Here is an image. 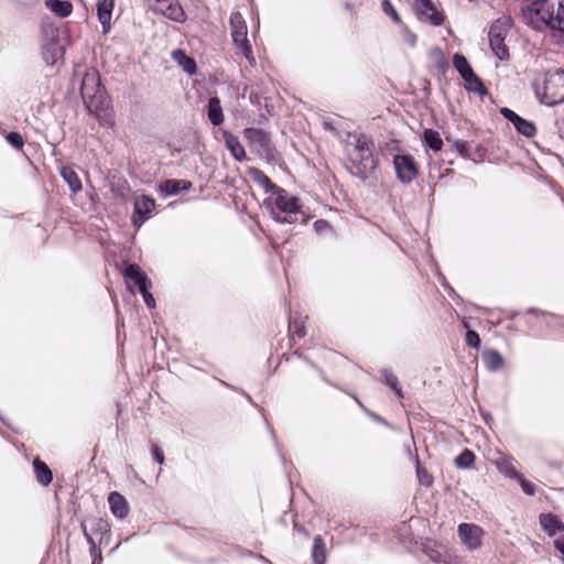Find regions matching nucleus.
Returning a JSON list of instances; mask_svg holds the SVG:
<instances>
[{"label": "nucleus", "instance_id": "6e6552de", "mask_svg": "<svg viewBox=\"0 0 564 564\" xmlns=\"http://www.w3.org/2000/svg\"><path fill=\"white\" fill-rule=\"evenodd\" d=\"M535 20L541 24V31L543 28L552 31V39L555 43L558 34V30L556 29L557 23L560 24V28L564 26V1L560 2L556 15L553 13V7L547 9L543 8V11L540 15L535 17Z\"/></svg>", "mask_w": 564, "mask_h": 564}, {"label": "nucleus", "instance_id": "dca6fc26", "mask_svg": "<svg viewBox=\"0 0 564 564\" xmlns=\"http://www.w3.org/2000/svg\"><path fill=\"white\" fill-rule=\"evenodd\" d=\"M123 275L133 281L134 284L138 286L139 292L141 290H144L147 288H151L152 283L150 279L147 276V274L140 269V267L135 263L129 264L123 270Z\"/></svg>", "mask_w": 564, "mask_h": 564}, {"label": "nucleus", "instance_id": "58836bf2", "mask_svg": "<svg viewBox=\"0 0 564 564\" xmlns=\"http://www.w3.org/2000/svg\"><path fill=\"white\" fill-rule=\"evenodd\" d=\"M498 468H499L500 473H502L506 477H508L510 479L520 478L521 474L519 471H517L514 466L509 462H503V463L499 464Z\"/></svg>", "mask_w": 564, "mask_h": 564}, {"label": "nucleus", "instance_id": "bf43d9fd", "mask_svg": "<svg viewBox=\"0 0 564 564\" xmlns=\"http://www.w3.org/2000/svg\"><path fill=\"white\" fill-rule=\"evenodd\" d=\"M390 19L394 22H400V15L397 10L390 4Z\"/></svg>", "mask_w": 564, "mask_h": 564}, {"label": "nucleus", "instance_id": "7ed1b4c3", "mask_svg": "<svg viewBox=\"0 0 564 564\" xmlns=\"http://www.w3.org/2000/svg\"><path fill=\"white\" fill-rule=\"evenodd\" d=\"M272 219L279 224H294L302 214L300 200L283 187H278L270 197L264 199Z\"/></svg>", "mask_w": 564, "mask_h": 564}, {"label": "nucleus", "instance_id": "c756f323", "mask_svg": "<svg viewBox=\"0 0 564 564\" xmlns=\"http://www.w3.org/2000/svg\"><path fill=\"white\" fill-rule=\"evenodd\" d=\"M464 87L468 93L477 94L481 98L490 96V93L485 86L484 80L477 74H475L473 78H468L465 82Z\"/></svg>", "mask_w": 564, "mask_h": 564}, {"label": "nucleus", "instance_id": "c03bdc74", "mask_svg": "<svg viewBox=\"0 0 564 564\" xmlns=\"http://www.w3.org/2000/svg\"><path fill=\"white\" fill-rule=\"evenodd\" d=\"M468 59L460 53H455L453 55V66L458 72H463L465 68L469 66Z\"/></svg>", "mask_w": 564, "mask_h": 564}, {"label": "nucleus", "instance_id": "f03ea898", "mask_svg": "<svg viewBox=\"0 0 564 564\" xmlns=\"http://www.w3.org/2000/svg\"><path fill=\"white\" fill-rule=\"evenodd\" d=\"M345 150L354 174L366 178L375 170L376 160L366 135L349 134Z\"/></svg>", "mask_w": 564, "mask_h": 564}, {"label": "nucleus", "instance_id": "0e129e2a", "mask_svg": "<svg viewBox=\"0 0 564 564\" xmlns=\"http://www.w3.org/2000/svg\"><path fill=\"white\" fill-rule=\"evenodd\" d=\"M220 383H221V384H224V386H225V387H227V388H230V389L237 390L236 388H234L232 386H230L229 383H227V382H225V381H223V380H220Z\"/></svg>", "mask_w": 564, "mask_h": 564}, {"label": "nucleus", "instance_id": "a19ab883", "mask_svg": "<svg viewBox=\"0 0 564 564\" xmlns=\"http://www.w3.org/2000/svg\"><path fill=\"white\" fill-rule=\"evenodd\" d=\"M398 538L406 543H412L414 541V538L411 533V527L406 522H402L401 525L398 529Z\"/></svg>", "mask_w": 564, "mask_h": 564}, {"label": "nucleus", "instance_id": "72a5a7b5", "mask_svg": "<svg viewBox=\"0 0 564 564\" xmlns=\"http://www.w3.org/2000/svg\"><path fill=\"white\" fill-rule=\"evenodd\" d=\"M289 332L297 338H303L306 335L304 321L301 316H289Z\"/></svg>", "mask_w": 564, "mask_h": 564}, {"label": "nucleus", "instance_id": "0eeeda50", "mask_svg": "<svg viewBox=\"0 0 564 564\" xmlns=\"http://www.w3.org/2000/svg\"><path fill=\"white\" fill-rule=\"evenodd\" d=\"M80 529L87 542L88 538L94 539L97 534L100 535L99 543H107L110 539V525L102 518L87 517L80 521Z\"/></svg>", "mask_w": 564, "mask_h": 564}, {"label": "nucleus", "instance_id": "09e8293b", "mask_svg": "<svg viewBox=\"0 0 564 564\" xmlns=\"http://www.w3.org/2000/svg\"><path fill=\"white\" fill-rule=\"evenodd\" d=\"M487 149L482 144H478L474 151H471V161L475 163L482 162L486 158Z\"/></svg>", "mask_w": 564, "mask_h": 564}, {"label": "nucleus", "instance_id": "2eb2a0df", "mask_svg": "<svg viewBox=\"0 0 564 564\" xmlns=\"http://www.w3.org/2000/svg\"><path fill=\"white\" fill-rule=\"evenodd\" d=\"M192 188V183L186 180L169 178L159 184L158 191L162 196H174L181 192H187Z\"/></svg>", "mask_w": 564, "mask_h": 564}, {"label": "nucleus", "instance_id": "c85d7f7f", "mask_svg": "<svg viewBox=\"0 0 564 564\" xmlns=\"http://www.w3.org/2000/svg\"><path fill=\"white\" fill-rule=\"evenodd\" d=\"M45 6L59 18H67L73 11V6L67 0H45Z\"/></svg>", "mask_w": 564, "mask_h": 564}, {"label": "nucleus", "instance_id": "de8ad7c7", "mask_svg": "<svg viewBox=\"0 0 564 564\" xmlns=\"http://www.w3.org/2000/svg\"><path fill=\"white\" fill-rule=\"evenodd\" d=\"M238 47L241 48V52L243 54V56L247 58V61L249 62V64L251 66H254L256 65V58L253 56V52H252V47H251V44L249 41L247 42H243L239 45H237Z\"/></svg>", "mask_w": 564, "mask_h": 564}, {"label": "nucleus", "instance_id": "f257e3e1", "mask_svg": "<svg viewBox=\"0 0 564 564\" xmlns=\"http://www.w3.org/2000/svg\"><path fill=\"white\" fill-rule=\"evenodd\" d=\"M80 95L87 110L93 113L100 124L112 127L113 116L110 110V99L100 83V76L95 70H88L80 86Z\"/></svg>", "mask_w": 564, "mask_h": 564}, {"label": "nucleus", "instance_id": "aec40b11", "mask_svg": "<svg viewBox=\"0 0 564 564\" xmlns=\"http://www.w3.org/2000/svg\"><path fill=\"white\" fill-rule=\"evenodd\" d=\"M61 177L68 185L72 193L77 194L82 191V181L76 171L68 165H63L59 170Z\"/></svg>", "mask_w": 564, "mask_h": 564}, {"label": "nucleus", "instance_id": "412c9836", "mask_svg": "<svg viewBox=\"0 0 564 564\" xmlns=\"http://www.w3.org/2000/svg\"><path fill=\"white\" fill-rule=\"evenodd\" d=\"M481 357L488 371H498L505 365V359L502 355L496 349L484 350Z\"/></svg>", "mask_w": 564, "mask_h": 564}, {"label": "nucleus", "instance_id": "9d476101", "mask_svg": "<svg viewBox=\"0 0 564 564\" xmlns=\"http://www.w3.org/2000/svg\"><path fill=\"white\" fill-rule=\"evenodd\" d=\"M458 536L463 544L474 551L481 546L484 530L474 523H460L457 529Z\"/></svg>", "mask_w": 564, "mask_h": 564}, {"label": "nucleus", "instance_id": "338daca9", "mask_svg": "<svg viewBox=\"0 0 564 564\" xmlns=\"http://www.w3.org/2000/svg\"><path fill=\"white\" fill-rule=\"evenodd\" d=\"M242 393L246 395V398H247L250 402L252 401V400H251V397H250L248 393H246V392H242Z\"/></svg>", "mask_w": 564, "mask_h": 564}, {"label": "nucleus", "instance_id": "cd10ccee", "mask_svg": "<svg viewBox=\"0 0 564 564\" xmlns=\"http://www.w3.org/2000/svg\"><path fill=\"white\" fill-rule=\"evenodd\" d=\"M423 144L434 152H438L443 148L441 134L434 129H425L422 134Z\"/></svg>", "mask_w": 564, "mask_h": 564}, {"label": "nucleus", "instance_id": "a18cd8bd", "mask_svg": "<svg viewBox=\"0 0 564 564\" xmlns=\"http://www.w3.org/2000/svg\"><path fill=\"white\" fill-rule=\"evenodd\" d=\"M517 480L519 481L521 489L525 495H528V496L535 495L536 486L532 481L525 479L522 474L520 475V478H518Z\"/></svg>", "mask_w": 564, "mask_h": 564}, {"label": "nucleus", "instance_id": "a211bd4d", "mask_svg": "<svg viewBox=\"0 0 564 564\" xmlns=\"http://www.w3.org/2000/svg\"><path fill=\"white\" fill-rule=\"evenodd\" d=\"M115 0H97L96 9L99 22L102 25V32L106 34L110 31V21Z\"/></svg>", "mask_w": 564, "mask_h": 564}, {"label": "nucleus", "instance_id": "bb28decb", "mask_svg": "<svg viewBox=\"0 0 564 564\" xmlns=\"http://www.w3.org/2000/svg\"><path fill=\"white\" fill-rule=\"evenodd\" d=\"M313 564H325L327 560L326 544L321 535H316L312 546Z\"/></svg>", "mask_w": 564, "mask_h": 564}, {"label": "nucleus", "instance_id": "7c9ffc66", "mask_svg": "<svg viewBox=\"0 0 564 564\" xmlns=\"http://www.w3.org/2000/svg\"><path fill=\"white\" fill-rule=\"evenodd\" d=\"M431 55L435 62V67L437 69V77L441 80L443 77L446 76V73L449 68L448 62L446 61L443 51L438 47H434L431 51Z\"/></svg>", "mask_w": 564, "mask_h": 564}, {"label": "nucleus", "instance_id": "69168bd1", "mask_svg": "<svg viewBox=\"0 0 564 564\" xmlns=\"http://www.w3.org/2000/svg\"><path fill=\"white\" fill-rule=\"evenodd\" d=\"M484 417H485V421H486L487 423H488V420H489V419H490V420H492V417H491V415H490V414H486Z\"/></svg>", "mask_w": 564, "mask_h": 564}, {"label": "nucleus", "instance_id": "ea45409f", "mask_svg": "<svg viewBox=\"0 0 564 564\" xmlns=\"http://www.w3.org/2000/svg\"><path fill=\"white\" fill-rule=\"evenodd\" d=\"M7 142L14 149L21 150L24 145V140L21 133L11 131L6 135Z\"/></svg>", "mask_w": 564, "mask_h": 564}, {"label": "nucleus", "instance_id": "4d7b16f0", "mask_svg": "<svg viewBox=\"0 0 564 564\" xmlns=\"http://www.w3.org/2000/svg\"><path fill=\"white\" fill-rule=\"evenodd\" d=\"M265 424H267L268 430H269V432H270V434H271V436H272V438L274 441V444H275V447H276L278 452L281 454V447H280V444H279V442L276 440V435H275V432H274L273 427L268 423L267 420H265Z\"/></svg>", "mask_w": 564, "mask_h": 564}, {"label": "nucleus", "instance_id": "39448f33", "mask_svg": "<svg viewBox=\"0 0 564 564\" xmlns=\"http://www.w3.org/2000/svg\"><path fill=\"white\" fill-rule=\"evenodd\" d=\"M513 26V19L510 15H503L496 19L488 32L489 46L499 61H508L510 53L505 40Z\"/></svg>", "mask_w": 564, "mask_h": 564}, {"label": "nucleus", "instance_id": "393cba45", "mask_svg": "<svg viewBox=\"0 0 564 564\" xmlns=\"http://www.w3.org/2000/svg\"><path fill=\"white\" fill-rule=\"evenodd\" d=\"M226 147L229 150L230 154L237 161H242L246 159V151L241 145L239 139L229 132L224 133Z\"/></svg>", "mask_w": 564, "mask_h": 564}, {"label": "nucleus", "instance_id": "e2e57ef3", "mask_svg": "<svg viewBox=\"0 0 564 564\" xmlns=\"http://www.w3.org/2000/svg\"><path fill=\"white\" fill-rule=\"evenodd\" d=\"M424 91H425L426 95L431 94L430 82L429 80H425Z\"/></svg>", "mask_w": 564, "mask_h": 564}, {"label": "nucleus", "instance_id": "774afa93", "mask_svg": "<svg viewBox=\"0 0 564 564\" xmlns=\"http://www.w3.org/2000/svg\"><path fill=\"white\" fill-rule=\"evenodd\" d=\"M294 355L300 357V358L302 357V355L300 352H297V351H294Z\"/></svg>", "mask_w": 564, "mask_h": 564}, {"label": "nucleus", "instance_id": "f8f14e48", "mask_svg": "<svg viewBox=\"0 0 564 564\" xmlns=\"http://www.w3.org/2000/svg\"><path fill=\"white\" fill-rule=\"evenodd\" d=\"M243 134L248 141L258 147L259 151L263 152L267 156L272 155L273 150L268 132L259 128H247Z\"/></svg>", "mask_w": 564, "mask_h": 564}, {"label": "nucleus", "instance_id": "37998d69", "mask_svg": "<svg viewBox=\"0 0 564 564\" xmlns=\"http://www.w3.org/2000/svg\"><path fill=\"white\" fill-rule=\"evenodd\" d=\"M87 543L89 544V554L91 556L93 564H100L102 562V555L100 549L97 547L95 540L88 538Z\"/></svg>", "mask_w": 564, "mask_h": 564}, {"label": "nucleus", "instance_id": "4be33fe9", "mask_svg": "<svg viewBox=\"0 0 564 564\" xmlns=\"http://www.w3.org/2000/svg\"><path fill=\"white\" fill-rule=\"evenodd\" d=\"M33 470L36 481L42 486H48L53 480V474L47 464L40 458L33 460Z\"/></svg>", "mask_w": 564, "mask_h": 564}, {"label": "nucleus", "instance_id": "680f3d73", "mask_svg": "<svg viewBox=\"0 0 564 564\" xmlns=\"http://www.w3.org/2000/svg\"><path fill=\"white\" fill-rule=\"evenodd\" d=\"M381 377L383 379V382L388 384V370L383 369L381 370Z\"/></svg>", "mask_w": 564, "mask_h": 564}, {"label": "nucleus", "instance_id": "f3484780", "mask_svg": "<svg viewBox=\"0 0 564 564\" xmlns=\"http://www.w3.org/2000/svg\"><path fill=\"white\" fill-rule=\"evenodd\" d=\"M539 523L549 536L555 535L556 532L564 531V522L554 513H541Z\"/></svg>", "mask_w": 564, "mask_h": 564}, {"label": "nucleus", "instance_id": "423d86ee", "mask_svg": "<svg viewBox=\"0 0 564 564\" xmlns=\"http://www.w3.org/2000/svg\"><path fill=\"white\" fill-rule=\"evenodd\" d=\"M392 163L395 177L402 184L408 185L417 177L419 164L413 155L409 153L394 154Z\"/></svg>", "mask_w": 564, "mask_h": 564}, {"label": "nucleus", "instance_id": "1a4fd4ad", "mask_svg": "<svg viewBox=\"0 0 564 564\" xmlns=\"http://www.w3.org/2000/svg\"><path fill=\"white\" fill-rule=\"evenodd\" d=\"M499 112L507 121L512 123L519 134L525 138H532L536 134V126L533 121L522 118L508 107L500 108Z\"/></svg>", "mask_w": 564, "mask_h": 564}, {"label": "nucleus", "instance_id": "ddd939ff", "mask_svg": "<svg viewBox=\"0 0 564 564\" xmlns=\"http://www.w3.org/2000/svg\"><path fill=\"white\" fill-rule=\"evenodd\" d=\"M531 3L529 6L522 7L520 10V17L524 21V23L531 26L535 31H541V24L538 20H535L536 15H540L543 11V7L549 2V0H530Z\"/></svg>", "mask_w": 564, "mask_h": 564}, {"label": "nucleus", "instance_id": "3c124183", "mask_svg": "<svg viewBox=\"0 0 564 564\" xmlns=\"http://www.w3.org/2000/svg\"><path fill=\"white\" fill-rule=\"evenodd\" d=\"M355 400L357 401L359 406L365 411V413H367V415L369 417H371L373 421H376L378 423H381V424H384V425L387 424V422H386V420L383 417H381L380 415H378L375 412H372L369 409H367L357 398H355Z\"/></svg>", "mask_w": 564, "mask_h": 564}, {"label": "nucleus", "instance_id": "473e14b6", "mask_svg": "<svg viewBox=\"0 0 564 564\" xmlns=\"http://www.w3.org/2000/svg\"><path fill=\"white\" fill-rule=\"evenodd\" d=\"M415 471L420 485L430 488L434 484V477L421 465L419 457H415Z\"/></svg>", "mask_w": 564, "mask_h": 564}, {"label": "nucleus", "instance_id": "13d9d810", "mask_svg": "<svg viewBox=\"0 0 564 564\" xmlns=\"http://www.w3.org/2000/svg\"><path fill=\"white\" fill-rule=\"evenodd\" d=\"M527 313H528V314L535 315V316H540V315L544 316V315H547V314H549L547 312L540 311V310H538V308H535V307H530V308H528V310H527Z\"/></svg>", "mask_w": 564, "mask_h": 564}, {"label": "nucleus", "instance_id": "79ce46f5", "mask_svg": "<svg viewBox=\"0 0 564 564\" xmlns=\"http://www.w3.org/2000/svg\"><path fill=\"white\" fill-rule=\"evenodd\" d=\"M390 390L394 393V395L400 400L405 399V394L402 390V387L399 382V379L397 376L390 372Z\"/></svg>", "mask_w": 564, "mask_h": 564}, {"label": "nucleus", "instance_id": "6e6d98bb", "mask_svg": "<svg viewBox=\"0 0 564 564\" xmlns=\"http://www.w3.org/2000/svg\"><path fill=\"white\" fill-rule=\"evenodd\" d=\"M554 547L564 555V534L558 539L554 540Z\"/></svg>", "mask_w": 564, "mask_h": 564}, {"label": "nucleus", "instance_id": "9b49d317", "mask_svg": "<svg viewBox=\"0 0 564 564\" xmlns=\"http://www.w3.org/2000/svg\"><path fill=\"white\" fill-rule=\"evenodd\" d=\"M155 208L154 198L148 195H141L135 197L133 204V217L132 223L137 227H141L152 215Z\"/></svg>", "mask_w": 564, "mask_h": 564}, {"label": "nucleus", "instance_id": "4c0bfd02", "mask_svg": "<svg viewBox=\"0 0 564 564\" xmlns=\"http://www.w3.org/2000/svg\"><path fill=\"white\" fill-rule=\"evenodd\" d=\"M423 20L427 21L434 26H440L445 21V14L443 11L436 9L434 11H431L429 14L424 15Z\"/></svg>", "mask_w": 564, "mask_h": 564}, {"label": "nucleus", "instance_id": "052dcab7", "mask_svg": "<svg viewBox=\"0 0 564 564\" xmlns=\"http://www.w3.org/2000/svg\"><path fill=\"white\" fill-rule=\"evenodd\" d=\"M381 9L386 14H388V0H381Z\"/></svg>", "mask_w": 564, "mask_h": 564}, {"label": "nucleus", "instance_id": "2f4dec72", "mask_svg": "<svg viewBox=\"0 0 564 564\" xmlns=\"http://www.w3.org/2000/svg\"><path fill=\"white\" fill-rule=\"evenodd\" d=\"M475 460V453L469 448H465L460 452L458 456H456V458L454 459V464L459 469H468L474 466Z\"/></svg>", "mask_w": 564, "mask_h": 564}, {"label": "nucleus", "instance_id": "49530a36", "mask_svg": "<svg viewBox=\"0 0 564 564\" xmlns=\"http://www.w3.org/2000/svg\"><path fill=\"white\" fill-rule=\"evenodd\" d=\"M314 230L318 235L333 234L330 224L325 219H318L314 223Z\"/></svg>", "mask_w": 564, "mask_h": 564}, {"label": "nucleus", "instance_id": "b1692460", "mask_svg": "<svg viewBox=\"0 0 564 564\" xmlns=\"http://www.w3.org/2000/svg\"><path fill=\"white\" fill-rule=\"evenodd\" d=\"M207 116L213 126H219L224 121L223 108L218 97H212L207 105Z\"/></svg>", "mask_w": 564, "mask_h": 564}, {"label": "nucleus", "instance_id": "20e7f679", "mask_svg": "<svg viewBox=\"0 0 564 564\" xmlns=\"http://www.w3.org/2000/svg\"><path fill=\"white\" fill-rule=\"evenodd\" d=\"M534 94L542 105L555 107L564 104V68L547 69L543 76V91L535 83Z\"/></svg>", "mask_w": 564, "mask_h": 564}, {"label": "nucleus", "instance_id": "8fccbe9b", "mask_svg": "<svg viewBox=\"0 0 564 564\" xmlns=\"http://www.w3.org/2000/svg\"><path fill=\"white\" fill-rule=\"evenodd\" d=\"M141 295L143 297V301L145 303V305L149 307V308H153L155 307V300L152 295V293L150 292V288H147L144 290H141Z\"/></svg>", "mask_w": 564, "mask_h": 564}, {"label": "nucleus", "instance_id": "f704fd0d", "mask_svg": "<svg viewBox=\"0 0 564 564\" xmlns=\"http://www.w3.org/2000/svg\"><path fill=\"white\" fill-rule=\"evenodd\" d=\"M463 325L467 329L465 338L467 346L474 349H478L481 344L479 334L476 330L469 328V323L466 319L463 321Z\"/></svg>", "mask_w": 564, "mask_h": 564}, {"label": "nucleus", "instance_id": "5701e85b", "mask_svg": "<svg viewBox=\"0 0 564 564\" xmlns=\"http://www.w3.org/2000/svg\"><path fill=\"white\" fill-rule=\"evenodd\" d=\"M173 59L188 74L194 75L197 70L196 62L182 50H175L172 53Z\"/></svg>", "mask_w": 564, "mask_h": 564}, {"label": "nucleus", "instance_id": "5fc2aeb1", "mask_svg": "<svg viewBox=\"0 0 564 564\" xmlns=\"http://www.w3.org/2000/svg\"><path fill=\"white\" fill-rule=\"evenodd\" d=\"M475 74L476 73L474 72L473 67L469 65L467 68L459 73V76L464 82H466L468 78H473Z\"/></svg>", "mask_w": 564, "mask_h": 564}, {"label": "nucleus", "instance_id": "864d4df0", "mask_svg": "<svg viewBox=\"0 0 564 564\" xmlns=\"http://www.w3.org/2000/svg\"><path fill=\"white\" fill-rule=\"evenodd\" d=\"M403 39L410 46H415L417 37L414 33L406 30L403 34Z\"/></svg>", "mask_w": 564, "mask_h": 564}, {"label": "nucleus", "instance_id": "603ef678", "mask_svg": "<svg viewBox=\"0 0 564 564\" xmlns=\"http://www.w3.org/2000/svg\"><path fill=\"white\" fill-rule=\"evenodd\" d=\"M151 454H152L153 459L158 464L162 465L164 463L165 457H164L163 451L158 445L152 444Z\"/></svg>", "mask_w": 564, "mask_h": 564}, {"label": "nucleus", "instance_id": "e433bc0d", "mask_svg": "<svg viewBox=\"0 0 564 564\" xmlns=\"http://www.w3.org/2000/svg\"><path fill=\"white\" fill-rule=\"evenodd\" d=\"M436 9L432 0H416V12L421 20H423V17L429 14V12Z\"/></svg>", "mask_w": 564, "mask_h": 564}, {"label": "nucleus", "instance_id": "6ab92c4d", "mask_svg": "<svg viewBox=\"0 0 564 564\" xmlns=\"http://www.w3.org/2000/svg\"><path fill=\"white\" fill-rule=\"evenodd\" d=\"M108 503L112 514L116 518L124 519L129 513L127 499L118 491H112L108 496Z\"/></svg>", "mask_w": 564, "mask_h": 564}, {"label": "nucleus", "instance_id": "a878e982", "mask_svg": "<svg viewBox=\"0 0 564 564\" xmlns=\"http://www.w3.org/2000/svg\"><path fill=\"white\" fill-rule=\"evenodd\" d=\"M250 176H251L252 181L257 185H259L261 188H263V191L265 193L272 194L279 187L278 185L272 183V181L268 177V175L264 172H262L259 169H251L250 170Z\"/></svg>", "mask_w": 564, "mask_h": 564}, {"label": "nucleus", "instance_id": "c9c22d12", "mask_svg": "<svg viewBox=\"0 0 564 564\" xmlns=\"http://www.w3.org/2000/svg\"><path fill=\"white\" fill-rule=\"evenodd\" d=\"M453 147L454 151L462 158L466 160L471 159V148L468 141L457 139L454 141Z\"/></svg>", "mask_w": 564, "mask_h": 564}, {"label": "nucleus", "instance_id": "4468645a", "mask_svg": "<svg viewBox=\"0 0 564 564\" xmlns=\"http://www.w3.org/2000/svg\"><path fill=\"white\" fill-rule=\"evenodd\" d=\"M231 36L235 45H239L248 40V28L242 14L238 11L230 15Z\"/></svg>", "mask_w": 564, "mask_h": 564}]
</instances>
